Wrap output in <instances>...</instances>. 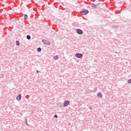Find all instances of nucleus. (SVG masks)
Wrapping results in <instances>:
<instances>
[{
    "instance_id": "f8f14e48",
    "label": "nucleus",
    "mask_w": 131,
    "mask_h": 131,
    "mask_svg": "<svg viewBox=\"0 0 131 131\" xmlns=\"http://www.w3.org/2000/svg\"><path fill=\"white\" fill-rule=\"evenodd\" d=\"M37 51H38V52H40V51H41V48H37Z\"/></svg>"
},
{
    "instance_id": "2eb2a0df",
    "label": "nucleus",
    "mask_w": 131,
    "mask_h": 131,
    "mask_svg": "<svg viewBox=\"0 0 131 131\" xmlns=\"http://www.w3.org/2000/svg\"><path fill=\"white\" fill-rule=\"evenodd\" d=\"M37 72H38V71H37Z\"/></svg>"
},
{
    "instance_id": "f257e3e1",
    "label": "nucleus",
    "mask_w": 131,
    "mask_h": 131,
    "mask_svg": "<svg viewBox=\"0 0 131 131\" xmlns=\"http://www.w3.org/2000/svg\"><path fill=\"white\" fill-rule=\"evenodd\" d=\"M89 13V10H85L84 9H83L81 12V14H82V15H88Z\"/></svg>"
},
{
    "instance_id": "1a4fd4ad",
    "label": "nucleus",
    "mask_w": 131,
    "mask_h": 131,
    "mask_svg": "<svg viewBox=\"0 0 131 131\" xmlns=\"http://www.w3.org/2000/svg\"><path fill=\"white\" fill-rule=\"evenodd\" d=\"M24 18H25L26 19H28V16L26 14V15H25V16H24Z\"/></svg>"
},
{
    "instance_id": "20e7f679",
    "label": "nucleus",
    "mask_w": 131,
    "mask_h": 131,
    "mask_svg": "<svg viewBox=\"0 0 131 131\" xmlns=\"http://www.w3.org/2000/svg\"><path fill=\"white\" fill-rule=\"evenodd\" d=\"M76 57L77 58H82V54H79V53L76 54Z\"/></svg>"
},
{
    "instance_id": "6e6552de",
    "label": "nucleus",
    "mask_w": 131,
    "mask_h": 131,
    "mask_svg": "<svg viewBox=\"0 0 131 131\" xmlns=\"http://www.w3.org/2000/svg\"><path fill=\"white\" fill-rule=\"evenodd\" d=\"M27 39H30L31 38V37H30V36H29V35H27Z\"/></svg>"
},
{
    "instance_id": "ddd939ff",
    "label": "nucleus",
    "mask_w": 131,
    "mask_h": 131,
    "mask_svg": "<svg viewBox=\"0 0 131 131\" xmlns=\"http://www.w3.org/2000/svg\"><path fill=\"white\" fill-rule=\"evenodd\" d=\"M128 83H131V79L128 81Z\"/></svg>"
},
{
    "instance_id": "4468645a",
    "label": "nucleus",
    "mask_w": 131,
    "mask_h": 131,
    "mask_svg": "<svg viewBox=\"0 0 131 131\" xmlns=\"http://www.w3.org/2000/svg\"><path fill=\"white\" fill-rule=\"evenodd\" d=\"M54 117H55V118H58V116H57V115H54Z\"/></svg>"
},
{
    "instance_id": "9d476101",
    "label": "nucleus",
    "mask_w": 131,
    "mask_h": 131,
    "mask_svg": "<svg viewBox=\"0 0 131 131\" xmlns=\"http://www.w3.org/2000/svg\"><path fill=\"white\" fill-rule=\"evenodd\" d=\"M97 95L98 97H102V94L101 93H99Z\"/></svg>"
},
{
    "instance_id": "7ed1b4c3",
    "label": "nucleus",
    "mask_w": 131,
    "mask_h": 131,
    "mask_svg": "<svg viewBox=\"0 0 131 131\" xmlns=\"http://www.w3.org/2000/svg\"><path fill=\"white\" fill-rule=\"evenodd\" d=\"M69 105V101H64V102L63 103V106L64 107H66V106H68Z\"/></svg>"
},
{
    "instance_id": "0eeeda50",
    "label": "nucleus",
    "mask_w": 131,
    "mask_h": 131,
    "mask_svg": "<svg viewBox=\"0 0 131 131\" xmlns=\"http://www.w3.org/2000/svg\"><path fill=\"white\" fill-rule=\"evenodd\" d=\"M16 46H20V42H19V41H16Z\"/></svg>"
},
{
    "instance_id": "f03ea898",
    "label": "nucleus",
    "mask_w": 131,
    "mask_h": 131,
    "mask_svg": "<svg viewBox=\"0 0 131 131\" xmlns=\"http://www.w3.org/2000/svg\"><path fill=\"white\" fill-rule=\"evenodd\" d=\"M42 42L45 43V45H47V46H49V45H51V42L50 41L47 40H42Z\"/></svg>"
},
{
    "instance_id": "9b49d317",
    "label": "nucleus",
    "mask_w": 131,
    "mask_h": 131,
    "mask_svg": "<svg viewBox=\"0 0 131 131\" xmlns=\"http://www.w3.org/2000/svg\"><path fill=\"white\" fill-rule=\"evenodd\" d=\"M54 59L55 60H57V59H58V56H55L54 57Z\"/></svg>"
},
{
    "instance_id": "39448f33",
    "label": "nucleus",
    "mask_w": 131,
    "mask_h": 131,
    "mask_svg": "<svg viewBox=\"0 0 131 131\" xmlns=\"http://www.w3.org/2000/svg\"><path fill=\"white\" fill-rule=\"evenodd\" d=\"M77 32L78 34H82V31L80 29H78Z\"/></svg>"
},
{
    "instance_id": "423d86ee",
    "label": "nucleus",
    "mask_w": 131,
    "mask_h": 131,
    "mask_svg": "<svg viewBox=\"0 0 131 131\" xmlns=\"http://www.w3.org/2000/svg\"><path fill=\"white\" fill-rule=\"evenodd\" d=\"M21 95L20 94H19L18 96H17L16 99L17 100H18V101H20V100H21Z\"/></svg>"
}]
</instances>
